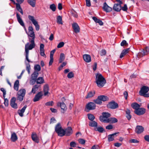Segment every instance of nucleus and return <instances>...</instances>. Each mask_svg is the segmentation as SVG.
<instances>
[{
  "label": "nucleus",
  "instance_id": "nucleus-47",
  "mask_svg": "<svg viewBox=\"0 0 149 149\" xmlns=\"http://www.w3.org/2000/svg\"><path fill=\"white\" fill-rule=\"evenodd\" d=\"M95 130L96 131H98L102 133L104 130L103 127H97V129H95Z\"/></svg>",
  "mask_w": 149,
  "mask_h": 149
},
{
  "label": "nucleus",
  "instance_id": "nucleus-42",
  "mask_svg": "<svg viewBox=\"0 0 149 149\" xmlns=\"http://www.w3.org/2000/svg\"><path fill=\"white\" fill-rule=\"evenodd\" d=\"M60 107L61 109L63 110V111H64L66 110L67 108L65 104L63 102L60 103Z\"/></svg>",
  "mask_w": 149,
  "mask_h": 149
},
{
  "label": "nucleus",
  "instance_id": "nucleus-15",
  "mask_svg": "<svg viewBox=\"0 0 149 149\" xmlns=\"http://www.w3.org/2000/svg\"><path fill=\"white\" fill-rule=\"evenodd\" d=\"M144 130V128L143 127L140 125H137L135 129V132L138 134L142 133Z\"/></svg>",
  "mask_w": 149,
  "mask_h": 149
},
{
  "label": "nucleus",
  "instance_id": "nucleus-41",
  "mask_svg": "<svg viewBox=\"0 0 149 149\" xmlns=\"http://www.w3.org/2000/svg\"><path fill=\"white\" fill-rule=\"evenodd\" d=\"M65 56L63 53H61L60 54V59L59 60V63H61L62 61H64L65 59Z\"/></svg>",
  "mask_w": 149,
  "mask_h": 149
},
{
  "label": "nucleus",
  "instance_id": "nucleus-16",
  "mask_svg": "<svg viewBox=\"0 0 149 149\" xmlns=\"http://www.w3.org/2000/svg\"><path fill=\"white\" fill-rule=\"evenodd\" d=\"M16 98L15 97H12L10 100V105L11 107L15 109H17L18 108L17 105L15 103Z\"/></svg>",
  "mask_w": 149,
  "mask_h": 149
},
{
  "label": "nucleus",
  "instance_id": "nucleus-34",
  "mask_svg": "<svg viewBox=\"0 0 149 149\" xmlns=\"http://www.w3.org/2000/svg\"><path fill=\"white\" fill-rule=\"evenodd\" d=\"M27 2L32 7H35L36 0H27Z\"/></svg>",
  "mask_w": 149,
  "mask_h": 149
},
{
  "label": "nucleus",
  "instance_id": "nucleus-46",
  "mask_svg": "<svg viewBox=\"0 0 149 149\" xmlns=\"http://www.w3.org/2000/svg\"><path fill=\"white\" fill-rule=\"evenodd\" d=\"M50 8L53 12L55 11L56 10V7L55 5L53 4L50 6Z\"/></svg>",
  "mask_w": 149,
  "mask_h": 149
},
{
  "label": "nucleus",
  "instance_id": "nucleus-53",
  "mask_svg": "<svg viewBox=\"0 0 149 149\" xmlns=\"http://www.w3.org/2000/svg\"><path fill=\"white\" fill-rule=\"evenodd\" d=\"M64 43L63 42H61L58 44L57 47L58 48H61L64 46Z\"/></svg>",
  "mask_w": 149,
  "mask_h": 149
},
{
  "label": "nucleus",
  "instance_id": "nucleus-43",
  "mask_svg": "<svg viewBox=\"0 0 149 149\" xmlns=\"http://www.w3.org/2000/svg\"><path fill=\"white\" fill-rule=\"evenodd\" d=\"M94 102L96 104H100L102 103V102L99 98V96L97 99L93 100Z\"/></svg>",
  "mask_w": 149,
  "mask_h": 149
},
{
  "label": "nucleus",
  "instance_id": "nucleus-59",
  "mask_svg": "<svg viewBox=\"0 0 149 149\" xmlns=\"http://www.w3.org/2000/svg\"><path fill=\"white\" fill-rule=\"evenodd\" d=\"M4 104L6 106H8V100L7 98H4Z\"/></svg>",
  "mask_w": 149,
  "mask_h": 149
},
{
  "label": "nucleus",
  "instance_id": "nucleus-6",
  "mask_svg": "<svg viewBox=\"0 0 149 149\" xmlns=\"http://www.w3.org/2000/svg\"><path fill=\"white\" fill-rule=\"evenodd\" d=\"M26 93V90L24 89H21L17 92V100L22 101L23 100Z\"/></svg>",
  "mask_w": 149,
  "mask_h": 149
},
{
  "label": "nucleus",
  "instance_id": "nucleus-32",
  "mask_svg": "<svg viewBox=\"0 0 149 149\" xmlns=\"http://www.w3.org/2000/svg\"><path fill=\"white\" fill-rule=\"evenodd\" d=\"M92 18L96 23H98L101 26L103 25V22L100 19H97L96 17H93Z\"/></svg>",
  "mask_w": 149,
  "mask_h": 149
},
{
  "label": "nucleus",
  "instance_id": "nucleus-36",
  "mask_svg": "<svg viewBox=\"0 0 149 149\" xmlns=\"http://www.w3.org/2000/svg\"><path fill=\"white\" fill-rule=\"evenodd\" d=\"M17 137L16 134L14 132L13 133L11 134V140L13 142H15L17 141Z\"/></svg>",
  "mask_w": 149,
  "mask_h": 149
},
{
  "label": "nucleus",
  "instance_id": "nucleus-31",
  "mask_svg": "<svg viewBox=\"0 0 149 149\" xmlns=\"http://www.w3.org/2000/svg\"><path fill=\"white\" fill-rule=\"evenodd\" d=\"M32 139V140L35 142L38 143L39 142V140L37 134L36 133H33L31 136Z\"/></svg>",
  "mask_w": 149,
  "mask_h": 149
},
{
  "label": "nucleus",
  "instance_id": "nucleus-57",
  "mask_svg": "<svg viewBox=\"0 0 149 149\" xmlns=\"http://www.w3.org/2000/svg\"><path fill=\"white\" fill-rule=\"evenodd\" d=\"M106 53V51L104 49L102 50L100 52V54L102 56L105 55Z\"/></svg>",
  "mask_w": 149,
  "mask_h": 149
},
{
  "label": "nucleus",
  "instance_id": "nucleus-44",
  "mask_svg": "<svg viewBox=\"0 0 149 149\" xmlns=\"http://www.w3.org/2000/svg\"><path fill=\"white\" fill-rule=\"evenodd\" d=\"M34 69L35 71L38 72L40 71L41 68L40 65L38 64L36 65L34 67Z\"/></svg>",
  "mask_w": 149,
  "mask_h": 149
},
{
  "label": "nucleus",
  "instance_id": "nucleus-17",
  "mask_svg": "<svg viewBox=\"0 0 149 149\" xmlns=\"http://www.w3.org/2000/svg\"><path fill=\"white\" fill-rule=\"evenodd\" d=\"M10 1L13 2L14 4H15L16 8L17 10L19 11L22 15H23V11L21 7L20 4H19V3H15L14 0H10Z\"/></svg>",
  "mask_w": 149,
  "mask_h": 149
},
{
  "label": "nucleus",
  "instance_id": "nucleus-23",
  "mask_svg": "<svg viewBox=\"0 0 149 149\" xmlns=\"http://www.w3.org/2000/svg\"><path fill=\"white\" fill-rule=\"evenodd\" d=\"M27 107V105H25L21 110H18L17 112L20 116L22 117L23 116V113H24Z\"/></svg>",
  "mask_w": 149,
  "mask_h": 149
},
{
  "label": "nucleus",
  "instance_id": "nucleus-60",
  "mask_svg": "<svg viewBox=\"0 0 149 149\" xmlns=\"http://www.w3.org/2000/svg\"><path fill=\"white\" fill-rule=\"evenodd\" d=\"M40 55L46 57V56L45 54L44 50H40Z\"/></svg>",
  "mask_w": 149,
  "mask_h": 149
},
{
  "label": "nucleus",
  "instance_id": "nucleus-38",
  "mask_svg": "<svg viewBox=\"0 0 149 149\" xmlns=\"http://www.w3.org/2000/svg\"><path fill=\"white\" fill-rule=\"evenodd\" d=\"M57 23L58 24H63L62 17L60 15L58 16L57 17Z\"/></svg>",
  "mask_w": 149,
  "mask_h": 149
},
{
  "label": "nucleus",
  "instance_id": "nucleus-13",
  "mask_svg": "<svg viewBox=\"0 0 149 149\" xmlns=\"http://www.w3.org/2000/svg\"><path fill=\"white\" fill-rule=\"evenodd\" d=\"M43 95V93L42 91H40L35 96L33 99V101L36 102L42 98V97Z\"/></svg>",
  "mask_w": 149,
  "mask_h": 149
},
{
  "label": "nucleus",
  "instance_id": "nucleus-61",
  "mask_svg": "<svg viewBox=\"0 0 149 149\" xmlns=\"http://www.w3.org/2000/svg\"><path fill=\"white\" fill-rule=\"evenodd\" d=\"M70 146L71 147H75L76 146L77 144H76V143L75 142L72 141L70 142Z\"/></svg>",
  "mask_w": 149,
  "mask_h": 149
},
{
  "label": "nucleus",
  "instance_id": "nucleus-45",
  "mask_svg": "<svg viewBox=\"0 0 149 149\" xmlns=\"http://www.w3.org/2000/svg\"><path fill=\"white\" fill-rule=\"evenodd\" d=\"M88 116L89 119L91 121L93 120L95 118L94 116L91 114H88Z\"/></svg>",
  "mask_w": 149,
  "mask_h": 149
},
{
  "label": "nucleus",
  "instance_id": "nucleus-27",
  "mask_svg": "<svg viewBox=\"0 0 149 149\" xmlns=\"http://www.w3.org/2000/svg\"><path fill=\"white\" fill-rule=\"evenodd\" d=\"M129 48H127L123 50L120 55V58H122L126 54L128 53L129 51Z\"/></svg>",
  "mask_w": 149,
  "mask_h": 149
},
{
  "label": "nucleus",
  "instance_id": "nucleus-51",
  "mask_svg": "<svg viewBox=\"0 0 149 149\" xmlns=\"http://www.w3.org/2000/svg\"><path fill=\"white\" fill-rule=\"evenodd\" d=\"M78 141L80 143L83 145L85 143L86 141L83 139H80L78 140Z\"/></svg>",
  "mask_w": 149,
  "mask_h": 149
},
{
  "label": "nucleus",
  "instance_id": "nucleus-12",
  "mask_svg": "<svg viewBox=\"0 0 149 149\" xmlns=\"http://www.w3.org/2000/svg\"><path fill=\"white\" fill-rule=\"evenodd\" d=\"M96 105L94 103L90 102L88 103L86 106V108L88 110H93L95 109Z\"/></svg>",
  "mask_w": 149,
  "mask_h": 149
},
{
  "label": "nucleus",
  "instance_id": "nucleus-5",
  "mask_svg": "<svg viewBox=\"0 0 149 149\" xmlns=\"http://www.w3.org/2000/svg\"><path fill=\"white\" fill-rule=\"evenodd\" d=\"M102 116H100V120L102 122L106 123L107 120H108L109 118L111 116V114L109 113L104 112L102 113Z\"/></svg>",
  "mask_w": 149,
  "mask_h": 149
},
{
  "label": "nucleus",
  "instance_id": "nucleus-49",
  "mask_svg": "<svg viewBox=\"0 0 149 149\" xmlns=\"http://www.w3.org/2000/svg\"><path fill=\"white\" fill-rule=\"evenodd\" d=\"M74 76V74L72 72H69L68 75L67 77L69 79H71Z\"/></svg>",
  "mask_w": 149,
  "mask_h": 149
},
{
  "label": "nucleus",
  "instance_id": "nucleus-52",
  "mask_svg": "<svg viewBox=\"0 0 149 149\" xmlns=\"http://www.w3.org/2000/svg\"><path fill=\"white\" fill-rule=\"evenodd\" d=\"M121 9H122V10L123 11H126L128 9L127 5L126 4H124L123 7H121Z\"/></svg>",
  "mask_w": 149,
  "mask_h": 149
},
{
  "label": "nucleus",
  "instance_id": "nucleus-30",
  "mask_svg": "<svg viewBox=\"0 0 149 149\" xmlns=\"http://www.w3.org/2000/svg\"><path fill=\"white\" fill-rule=\"evenodd\" d=\"M126 117L127 120H130L132 116L130 115V111L128 109H127L126 110Z\"/></svg>",
  "mask_w": 149,
  "mask_h": 149
},
{
  "label": "nucleus",
  "instance_id": "nucleus-35",
  "mask_svg": "<svg viewBox=\"0 0 149 149\" xmlns=\"http://www.w3.org/2000/svg\"><path fill=\"white\" fill-rule=\"evenodd\" d=\"M140 105L137 103H132L131 104V107L135 110H136L139 109L140 107Z\"/></svg>",
  "mask_w": 149,
  "mask_h": 149
},
{
  "label": "nucleus",
  "instance_id": "nucleus-55",
  "mask_svg": "<svg viewBox=\"0 0 149 149\" xmlns=\"http://www.w3.org/2000/svg\"><path fill=\"white\" fill-rule=\"evenodd\" d=\"M72 15L75 18H77L78 16L77 14V13H76L75 11H72Z\"/></svg>",
  "mask_w": 149,
  "mask_h": 149
},
{
  "label": "nucleus",
  "instance_id": "nucleus-37",
  "mask_svg": "<svg viewBox=\"0 0 149 149\" xmlns=\"http://www.w3.org/2000/svg\"><path fill=\"white\" fill-rule=\"evenodd\" d=\"M36 82L37 84H42L45 82L44 79L42 77H39L36 80Z\"/></svg>",
  "mask_w": 149,
  "mask_h": 149
},
{
  "label": "nucleus",
  "instance_id": "nucleus-4",
  "mask_svg": "<svg viewBox=\"0 0 149 149\" xmlns=\"http://www.w3.org/2000/svg\"><path fill=\"white\" fill-rule=\"evenodd\" d=\"M149 91V88L148 87L143 86L141 87L139 91L140 95L145 97H149V93H147Z\"/></svg>",
  "mask_w": 149,
  "mask_h": 149
},
{
  "label": "nucleus",
  "instance_id": "nucleus-7",
  "mask_svg": "<svg viewBox=\"0 0 149 149\" xmlns=\"http://www.w3.org/2000/svg\"><path fill=\"white\" fill-rule=\"evenodd\" d=\"M28 18L35 26L36 30L37 31H38L40 29V26L38 24V22L35 19L34 17L31 15H29Z\"/></svg>",
  "mask_w": 149,
  "mask_h": 149
},
{
  "label": "nucleus",
  "instance_id": "nucleus-22",
  "mask_svg": "<svg viewBox=\"0 0 149 149\" xmlns=\"http://www.w3.org/2000/svg\"><path fill=\"white\" fill-rule=\"evenodd\" d=\"M40 87V85H35L33 86L30 93L35 94L36 92L39 89Z\"/></svg>",
  "mask_w": 149,
  "mask_h": 149
},
{
  "label": "nucleus",
  "instance_id": "nucleus-8",
  "mask_svg": "<svg viewBox=\"0 0 149 149\" xmlns=\"http://www.w3.org/2000/svg\"><path fill=\"white\" fill-rule=\"evenodd\" d=\"M38 72L36 71H34L31 75V79L30 81L31 84L32 85L35 84L38 75Z\"/></svg>",
  "mask_w": 149,
  "mask_h": 149
},
{
  "label": "nucleus",
  "instance_id": "nucleus-14",
  "mask_svg": "<svg viewBox=\"0 0 149 149\" xmlns=\"http://www.w3.org/2000/svg\"><path fill=\"white\" fill-rule=\"evenodd\" d=\"M146 112V109L143 108H139L136 110H134V113L138 115H141L143 114Z\"/></svg>",
  "mask_w": 149,
  "mask_h": 149
},
{
  "label": "nucleus",
  "instance_id": "nucleus-39",
  "mask_svg": "<svg viewBox=\"0 0 149 149\" xmlns=\"http://www.w3.org/2000/svg\"><path fill=\"white\" fill-rule=\"evenodd\" d=\"M89 125L92 127H97V123L95 121L93 120L89 122Z\"/></svg>",
  "mask_w": 149,
  "mask_h": 149
},
{
  "label": "nucleus",
  "instance_id": "nucleus-40",
  "mask_svg": "<svg viewBox=\"0 0 149 149\" xmlns=\"http://www.w3.org/2000/svg\"><path fill=\"white\" fill-rule=\"evenodd\" d=\"M101 101H105L108 100L109 98L107 96L101 95L98 96Z\"/></svg>",
  "mask_w": 149,
  "mask_h": 149
},
{
  "label": "nucleus",
  "instance_id": "nucleus-2",
  "mask_svg": "<svg viewBox=\"0 0 149 149\" xmlns=\"http://www.w3.org/2000/svg\"><path fill=\"white\" fill-rule=\"evenodd\" d=\"M96 81L98 87L100 88L103 87L106 83L105 78L100 74H97L96 76Z\"/></svg>",
  "mask_w": 149,
  "mask_h": 149
},
{
  "label": "nucleus",
  "instance_id": "nucleus-33",
  "mask_svg": "<svg viewBox=\"0 0 149 149\" xmlns=\"http://www.w3.org/2000/svg\"><path fill=\"white\" fill-rule=\"evenodd\" d=\"M19 86V82L18 80H16L14 83V89L17 91L18 90Z\"/></svg>",
  "mask_w": 149,
  "mask_h": 149
},
{
  "label": "nucleus",
  "instance_id": "nucleus-28",
  "mask_svg": "<svg viewBox=\"0 0 149 149\" xmlns=\"http://www.w3.org/2000/svg\"><path fill=\"white\" fill-rule=\"evenodd\" d=\"M95 94V91H91L89 92L86 96V99H88L93 97Z\"/></svg>",
  "mask_w": 149,
  "mask_h": 149
},
{
  "label": "nucleus",
  "instance_id": "nucleus-25",
  "mask_svg": "<svg viewBox=\"0 0 149 149\" xmlns=\"http://www.w3.org/2000/svg\"><path fill=\"white\" fill-rule=\"evenodd\" d=\"M118 133H115L113 134L108 135L107 136L108 141L109 142H110L113 141L114 139V138L115 136H116V135Z\"/></svg>",
  "mask_w": 149,
  "mask_h": 149
},
{
  "label": "nucleus",
  "instance_id": "nucleus-9",
  "mask_svg": "<svg viewBox=\"0 0 149 149\" xmlns=\"http://www.w3.org/2000/svg\"><path fill=\"white\" fill-rule=\"evenodd\" d=\"M16 17L17 18V20L19 23L23 27L25 31L27 33V30L25 27L24 24L22 19L20 17L18 13H16Z\"/></svg>",
  "mask_w": 149,
  "mask_h": 149
},
{
  "label": "nucleus",
  "instance_id": "nucleus-29",
  "mask_svg": "<svg viewBox=\"0 0 149 149\" xmlns=\"http://www.w3.org/2000/svg\"><path fill=\"white\" fill-rule=\"evenodd\" d=\"M49 90V88L48 84L45 85L43 88V91L44 92V95L45 96L48 93Z\"/></svg>",
  "mask_w": 149,
  "mask_h": 149
},
{
  "label": "nucleus",
  "instance_id": "nucleus-18",
  "mask_svg": "<svg viewBox=\"0 0 149 149\" xmlns=\"http://www.w3.org/2000/svg\"><path fill=\"white\" fill-rule=\"evenodd\" d=\"M102 8L103 10L107 12H110L112 10V8L109 6L106 2L104 3Z\"/></svg>",
  "mask_w": 149,
  "mask_h": 149
},
{
  "label": "nucleus",
  "instance_id": "nucleus-50",
  "mask_svg": "<svg viewBox=\"0 0 149 149\" xmlns=\"http://www.w3.org/2000/svg\"><path fill=\"white\" fill-rule=\"evenodd\" d=\"M129 142L130 143H139V141L137 140L136 139H132L130 140L129 141Z\"/></svg>",
  "mask_w": 149,
  "mask_h": 149
},
{
  "label": "nucleus",
  "instance_id": "nucleus-24",
  "mask_svg": "<svg viewBox=\"0 0 149 149\" xmlns=\"http://www.w3.org/2000/svg\"><path fill=\"white\" fill-rule=\"evenodd\" d=\"M83 58L84 61L86 62L89 63L91 61L90 56L88 54H84L83 56Z\"/></svg>",
  "mask_w": 149,
  "mask_h": 149
},
{
  "label": "nucleus",
  "instance_id": "nucleus-26",
  "mask_svg": "<svg viewBox=\"0 0 149 149\" xmlns=\"http://www.w3.org/2000/svg\"><path fill=\"white\" fill-rule=\"evenodd\" d=\"M106 123H115L118 122L117 119L115 118H110L107 120Z\"/></svg>",
  "mask_w": 149,
  "mask_h": 149
},
{
  "label": "nucleus",
  "instance_id": "nucleus-56",
  "mask_svg": "<svg viewBox=\"0 0 149 149\" xmlns=\"http://www.w3.org/2000/svg\"><path fill=\"white\" fill-rule=\"evenodd\" d=\"M86 2V5L88 7H90L91 6L90 0H85Z\"/></svg>",
  "mask_w": 149,
  "mask_h": 149
},
{
  "label": "nucleus",
  "instance_id": "nucleus-64",
  "mask_svg": "<svg viewBox=\"0 0 149 149\" xmlns=\"http://www.w3.org/2000/svg\"><path fill=\"white\" fill-rule=\"evenodd\" d=\"M144 139L146 141L149 142V135H145L144 137Z\"/></svg>",
  "mask_w": 149,
  "mask_h": 149
},
{
  "label": "nucleus",
  "instance_id": "nucleus-1",
  "mask_svg": "<svg viewBox=\"0 0 149 149\" xmlns=\"http://www.w3.org/2000/svg\"><path fill=\"white\" fill-rule=\"evenodd\" d=\"M28 36L29 41L31 44H30L29 42L27 43L25 45V49L26 59L29 63H30L32 62L29 58V50L32 49L35 46L34 42L35 35V33H29Z\"/></svg>",
  "mask_w": 149,
  "mask_h": 149
},
{
  "label": "nucleus",
  "instance_id": "nucleus-19",
  "mask_svg": "<svg viewBox=\"0 0 149 149\" xmlns=\"http://www.w3.org/2000/svg\"><path fill=\"white\" fill-rule=\"evenodd\" d=\"M65 135L68 136L72 134L73 132L72 129L71 127H68L65 130Z\"/></svg>",
  "mask_w": 149,
  "mask_h": 149
},
{
  "label": "nucleus",
  "instance_id": "nucleus-54",
  "mask_svg": "<svg viewBox=\"0 0 149 149\" xmlns=\"http://www.w3.org/2000/svg\"><path fill=\"white\" fill-rule=\"evenodd\" d=\"M127 45V42L125 40H123L120 44V45L122 46H123L124 45Z\"/></svg>",
  "mask_w": 149,
  "mask_h": 149
},
{
  "label": "nucleus",
  "instance_id": "nucleus-3",
  "mask_svg": "<svg viewBox=\"0 0 149 149\" xmlns=\"http://www.w3.org/2000/svg\"><path fill=\"white\" fill-rule=\"evenodd\" d=\"M55 131L59 136L62 137L65 135V130L62 128L59 123L56 125L55 127Z\"/></svg>",
  "mask_w": 149,
  "mask_h": 149
},
{
  "label": "nucleus",
  "instance_id": "nucleus-48",
  "mask_svg": "<svg viewBox=\"0 0 149 149\" xmlns=\"http://www.w3.org/2000/svg\"><path fill=\"white\" fill-rule=\"evenodd\" d=\"M26 70L28 71V73L30 74V70L31 69L30 65L29 63L26 64Z\"/></svg>",
  "mask_w": 149,
  "mask_h": 149
},
{
  "label": "nucleus",
  "instance_id": "nucleus-63",
  "mask_svg": "<svg viewBox=\"0 0 149 149\" xmlns=\"http://www.w3.org/2000/svg\"><path fill=\"white\" fill-rule=\"evenodd\" d=\"M113 128V127L111 125H109L107 126L106 127V128L107 130H111Z\"/></svg>",
  "mask_w": 149,
  "mask_h": 149
},
{
  "label": "nucleus",
  "instance_id": "nucleus-21",
  "mask_svg": "<svg viewBox=\"0 0 149 149\" xmlns=\"http://www.w3.org/2000/svg\"><path fill=\"white\" fill-rule=\"evenodd\" d=\"M72 27L74 32L77 33L80 31V28L77 24L76 23H73L72 24Z\"/></svg>",
  "mask_w": 149,
  "mask_h": 149
},
{
  "label": "nucleus",
  "instance_id": "nucleus-11",
  "mask_svg": "<svg viewBox=\"0 0 149 149\" xmlns=\"http://www.w3.org/2000/svg\"><path fill=\"white\" fill-rule=\"evenodd\" d=\"M107 106L108 108L111 109H115L118 107V104L113 101L109 102Z\"/></svg>",
  "mask_w": 149,
  "mask_h": 149
},
{
  "label": "nucleus",
  "instance_id": "nucleus-10",
  "mask_svg": "<svg viewBox=\"0 0 149 149\" xmlns=\"http://www.w3.org/2000/svg\"><path fill=\"white\" fill-rule=\"evenodd\" d=\"M145 50L146 52H145L144 49L142 50L141 52L138 53L137 56L139 57H141L149 53V47H146Z\"/></svg>",
  "mask_w": 149,
  "mask_h": 149
},
{
  "label": "nucleus",
  "instance_id": "nucleus-62",
  "mask_svg": "<svg viewBox=\"0 0 149 149\" xmlns=\"http://www.w3.org/2000/svg\"><path fill=\"white\" fill-rule=\"evenodd\" d=\"M56 120L55 119V118L54 117H52L50 119V123L53 124L54 123H55L56 122Z\"/></svg>",
  "mask_w": 149,
  "mask_h": 149
},
{
  "label": "nucleus",
  "instance_id": "nucleus-20",
  "mask_svg": "<svg viewBox=\"0 0 149 149\" xmlns=\"http://www.w3.org/2000/svg\"><path fill=\"white\" fill-rule=\"evenodd\" d=\"M122 4H120L118 3H115L114 4L113 9L114 10L117 12H119L121 10V5Z\"/></svg>",
  "mask_w": 149,
  "mask_h": 149
},
{
  "label": "nucleus",
  "instance_id": "nucleus-58",
  "mask_svg": "<svg viewBox=\"0 0 149 149\" xmlns=\"http://www.w3.org/2000/svg\"><path fill=\"white\" fill-rule=\"evenodd\" d=\"M1 90L3 93V97L5 98V95L6 94V91L5 89L3 88H1Z\"/></svg>",
  "mask_w": 149,
  "mask_h": 149
}]
</instances>
